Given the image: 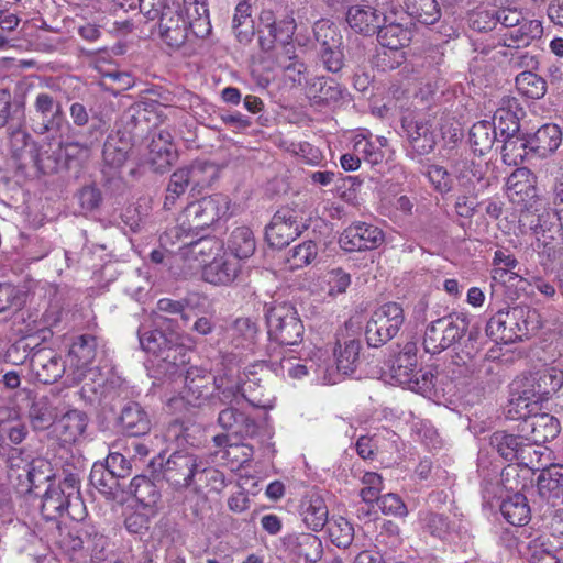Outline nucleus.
I'll list each match as a JSON object with an SVG mask.
<instances>
[{
	"label": "nucleus",
	"mask_w": 563,
	"mask_h": 563,
	"mask_svg": "<svg viewBox=\"0 0 563 563\" xmlns=\"http://www.w3.org/2000/svg\"><path fill=\"white\" fill-rule=\"evenodd\" d=\"M560 324L556 311H553V318L543 319L537 309L518 305L501 309L490 317L486 324V334L495 342L509 344L522 341L542 328L555 331Z\"/></svg>",
	"instance_id": "obj_1"
},
{
	"label": "nucleus",
	"mask_w": 563,
	"mask_h": 563,
	"mask_svg": "<svg viewBox=\"0 0 563 563\" xmlns=\"http://www.w3.org/2000/svg\"><path fill=\"white\" fill-rule=\"evenodd\" d=\"M137 335L141 347L155 355V378L183 376V367L189 362V357L187 349L178 342L179 335L175 329L141 324Z\"/></svg>",
	"instance_id": "obj_2"
},
{
	"label": "nucleus",
	"mask_w": 563,
	"mask_h": 563,
	"mask_svg": "<svg viewBox=\"0 0 563 563\" xmlns=\"http://www.w3.org/2000/svg\"><path fill=\"white\" fill-rule=\"evenodd\" d=\"M145 16L158 20L156 32L158 37L169 47L179 48L192 33V19L184 12L177 0H145Z\"/></svg>",
	"instance_id": "obj_3"
},
{
	"label": "nucleus",
	"mask_w": 563,
	"mask_h": 563,
	"mask_svg": "<svg viewBox=\"0 0 563 563\" xmlns=\"http://www.w3.org/2000/svg\"><path fill=\"white\" fill-rule=\"evenodd\" d=\"M63 479L56 484L49 483L43 496L41 507L42 516L48 520H54L65 511L71 517L73 508H79L82 505L80 496V471L76 466L63 468Z\"/></svg>",
	"instance_id": "obj_4"
},
{
	"label": "nucleus",
	"mask_w": 563,
	"mask_h": 563,
	"mask_svg": "<svg viewBox=\"0 0 563 563\" xmlns=\"http://www.w3.org/2000/svg\"><path fill=\"white\" fill-rule=\"evenodd\" d=\"M265 319L271 341L279 345H297L302 341L305 328L296 308L290 302L266 303Z\"/></svg>",
	"instance_id": "obj_5"
},
{
	"label": "nucleus",
	"mask_w": 563,
	"mask_h": 563,
	"mask_svg": "<svg viewBox=\"0 0 563 563\" xmlns=\"http://www.w3.org/2000/svg\"><path fill=\"white\" fill-rule=\"evenodd\" d=\"M463 313H450L430 322L424 331L422 345L427 353L439 354L456 343L468 329Z\"/></svg>",
	"instance_id": "obj_6"
},
{
	"label": "nucleus",
	"mask_w": 563,
	"mask_h": 563,
	"mask_svg": "<svg viewBox=\"0 0 563 563\" xmlns=\"http://www.w3.org/2000/svg\"><path fill=\"white\" fill-rule=\"evenodd\" d=\"M230 200L222 194H213L187 205L180 216L183 231L198 232L212 225L228 213Z\"/></svg>",
	"instance_id": "obj_7"
},
{
	"label": "nucleus",
	"mask_w": 563,
	"mask_h": 563,
	"mask_svg": "<svg viewBox=\"0 0 563 563\" xmlns=\"http://www.w3.org/2000/svg\"><path fill=\"white\" fill-rule=\"evenodd\" d=\"M405 316L397 302H387L376 309L366 323L365 338L368 346L380 347L394 339L404 324Z\"/></svg>",
	"instance_id": "obj_8"
},
{
	"label": "nucleus",
	"mask_w": 563,
	"mask_h": 563,
	"mask_svg": "<svg viewBox=\"0 0 563 563\" xmlns=\"http://www.w3.org/2000/svg\"><path fill=\"white\" fill-rule=\"evenodd\" d=\"M308 223L294 209L282 208L272 217L265 227V240L273 249H283L300 236Z\"/></svg>",
	"instance_id": "obj_9"
},
{
	"label": "nucleus",
	"mask_w": 563,
	"mask_h": 563,
	"mask_svg": "<svg viewBox=\"0 0 563 563\" xmlns=\"http://www.w3.org/2000/svg\"><path fill=\"white\" fill-rule=\"evenodd\" d=\"M32 130L40 135L60 130L64 122L62 102L49 91H37L31 109Z\"/></svg>",
	"instance_id": "obj_10"
},
{
	"label": "nucleus",
	"mask_w": 563,
	"mask_h": 563,
	"mask_svg": "<svg viewBox=\"0 0 563 563\" xmlns=\"http://www.w3.org/2000/svg\"><path fill=\"white\" fill-rule=\"evenodd\" d=\"M163 477L175 487H189L196 484L198 467H201V457L192 449L177 450L169 455L165 463L159 456Z\"/></svg>",
	"instance_id": "obj_11"
},
{
	"label": "nucleus",
	"mask_w": 563,
	"mask_h": 563,
	"mask_svg": "<svg viewBox=\"0 0 563 563\" xmlns=\"http://www.w3.org/2000/svg\"><path fill=\"white\" fill-rule=\"evenodd\" d=\"M258 44L261 51L272 53L275 45L294 38L297 23L294 13L289 12L277 20L272 10H262L260 14Z\"/></svg>",
	"instance_id": "obj_12"
},
{
	"label": "nucleus",
	"mask_w": 563,
	"mask_h": 563,
	"mask_svg": "<svg viewBox=\"0 0 563 563\" xmlns=\"http://www.w3.org/2000/svg\"><path fill=\"white\" fill-rule=\"evenodd\" d=\"M401 128L409 143L410 158L433 152L438 142L433 120L427 117H405L401 120Z\"/></svg>",
	"instance_id": "obj_13"
},
{
	"label": "nucleus",
	"mask_w": 563,
	"mask_h": 563,
	"mask_svg": "<svg viewBox=\"0 0 563 563\" xmlns=\"http://www.w3.org/2000/svg\"><path fill=\"white\" fill-rule=\"evenodd\" d=\"M107 130V121L101 115L93 114L92 123L85 132L79 133L80 137L78 140L62 141L58 145L63 152L66 168L70 167L73 161L87 158Z\"/></svg>",
	"instance_id": "obj_14"
},
{
	"label": "nucleus",
	"mask_w": 563,
	"mask_h": 563,
	"mask_svg": "<svg viewBox=\"0 0 563 563\" xmlns=\"http://www.w3.org/2000/svg\"><path fill=\"white\" fill-rule=\"evenodd\" d=\"M490 445L498 452V454L506 461H517L518 464L526 467H533V456L540 455L536 448L520 437L509 434L505 431H496L490 437Z\"/></svg>",
	"instance_id": "obj_15"
},
{
	"label": "nucleus",
	"mask_w": 563,
	"mask_h": 563,
	"mask_svg": "<svg viewBox=\"0 0 563 563\" xmlns=\"http://www.w3.org/2000/svg\"><path fill=\"white\" fill-rule=\"evenodd\" d=\"M383 242V231L378 227L366 222L350 224L339 238V244L345 252L375 250Z\"/></svg>",
	"instance_id": "obj_16"
},
{
	"label": "nucleus",
	"mask_w": 563,
	"mask_h": 563,
	"mask_svg": "<svg viewBox=\"0 0 563 563\" xmlns=\"http://www.w3.org/2000/svg\"><path fill=\"white\" fill-rule=\"evenodd\" d=\"M377 30V40L385 48L400 49L408 46L413 36V22L406 16L397 19L391 12L383 18Z\"/></svg>",
	"instance_id": "obj_17"
},
{
	"label": "nucleus",
	"mask_w": 563,
	"mask_h": 563,
	"mask_svg": "<svg viewBox=\"0 0 563 563\" xmlns=\"http://www.w3.org/2000/svg\"><path fill=\"white\" fill-rule=\"evenodd\" d=\"M517 430L520 432V437L534 446L556 438L561 426L554 416L539 413L536 410L532 416L519 422Z\"/></svg>",
	"instance_id": "obj_18"
},
{
	"label": "nucleus",
	"mask_w": 563,
	"mask_h": 563,
	"mask_svg": "<svg viewBox=\"0 0 563 563\" xmlns=\"http://www.w3.org/2000/svg\"><path fill=\"white\" fill-rule=\"evenodd\" d=\"M31 368L36 379L43 384L57 382L65 373V362L60 355L51 349L43 347L32 353Z\"/></svg>",
	"instance_id": "obj_19"
},
{
	"label": "nucleus",
	"mask_w": 563,
	"mask_h": 563,
	"mask_svg": "<svg viewBox=\"0 0 563 563\" xmlns=\"http://www.w3.org/2000/svg\"><path fill=\"white\" fill-rule=\"evenodd\" d=\"M417 346L413 342H407L401 351L389 357L387 366L390 379L405 387L412 383L417 368Z\"/></svg>",
	"instance_id": "obj_20"
},
{
	"label": "nucleus",
	"mask_w": 563,
	"mask_h": 563,
	"mask_svg": "<svg viewBox=\"0 0 563 563\" xmlns=\"http://www.w3.org/2000/svg\"><path fill=\"white\" fill-rule=\"evenodd\" d=\"M55 473L49 461L43 457L32 459L23 466V472L18 474L21 492L31 494L45 483H53Z\"/></svg>",
	"instance_id": "obj_21"
},
{
	"label": "nucleus",
	"mask_w": 563,
	"mask_h": 563,
	"mask_svg": "<svg viewBox=\"0 0 563 563\" xmlns=\"http://www.w3.org/2000/svg\"><path fill=\"white\" fill-rule=\"evenodd\" d=\"M198 299V292H189L180 300L161 298L156 303V308L150 313L152 325L174 329L177 325V321L165 314H177L178 312H183L186 308H194Z\"/></svg>",
	"instance_id": "obj_22"
},
{
	"label": "nucleus",
	"mask_w": 563,
	"mask_h": 563,
	"mask_svg": "<svg viewBox=\"0 0 563 563\" xmlns=\"http://www.w3.org/2000/svg\"><path fill=\"white\" fill-rule=\"evenodd\" d=\"M240 272V262L223 254L203 266L202 278L216 286H228L236 279Z\"/></svg>",
	"instance_id": "obj_23"
},
{
	"label": "nucleus",
	"mask_w": 563,
	"mask_h": 563,
	"mask_svg": "<svg viewBox=\"0 0 563 563\" xmlns=\"http://www.w3.org/2000/svg\"><path fill=\"white\" fill-rule=\"evenodd\" d=\"M456 179L463 192L481 196L492 185V178L485 176L483 167L473 161H465L457 168Z\"/></svg>",
	"instance_id": "obj_24"
},
{
	"label": "nucleus",
	"mask_w": 563,
	"mask_h": 563,
	"mask_svg": "<svg viewBox=\"0 0 563 563\" xmlns=\"http://www.w3.org/2000/svg\"><path fill=\"white\" fill-rule=\"evenodd\" d=\"M349 26L358 34L372 36L377 33L380 24L378 11L371 5H351L345 14Z\"/></svg>",
	"instance_id": "obj_25"
},
{
	"label": "nucleus",
	"mask_w": 563,
	"mask_h": 563,
	"mask_svg": "<svg viewBox=\"0 0 563 563\" xmlns=\"http://www.w3.org/2000/svg\"><path fill=\"white\" fill-rule=\"evenodd\" d=\"M131 134L132 130L128 132L118 130L114 134L108 135L102 151L107 166L118 169L124 165L132 148Z\"/></svg>",
	"instance_id": "obj_26"
},
{
	"label": "nucleus",
	"mask_w": 563,
	"mask_h": 563,
	"mask_svg": "<svg viewBox=\"0 0 563 563\" xmlns=\"http://www.w3.org/2000/svg\"><path fill=\"white\" fill-rule=\"evenodd\" d=\"M563 386V372L548 368L536 373L528 382L527 390L533 393V398L541 404Z\"/></svg>",
	"instance_id": "obj_27"
},
{
	"label": "nucleus",
	"mask_w": 563,
	"mask_h": 563,
	"mask_svg": "<svg viewBox=\"0 0 563 563\" xmlns=\"http://www.w3.org/2000/svg\"><path fill=\"white\" fill-rule=\"evenodd\" d=\"M119 421L123 431L130 437L144 435L151 430L148 415L135 401H129L122 407Z\"/></svg>",
	"instance_id": "obj_28"
},
{
	"label": "nucleus",
	"mask_w": 563,
	"mask_h": 563,
	"mask_svg": "<svg viewBox=\"0 0 563 563\" xmlns=\"http://www.w3.org/2000/svg\"><path fill=\"white\" fill-rule=\"evenodd\" d=\"M219 426L227 431H232L241 437L253 438L257 434L258 424L235 407H227L219 412Z\"/></svg>",
	"instance_id": "obj_29"
},
{
	"label": "nucleus",
	"mask_w": 563,
	"mask_h": 563,
	"mask_svg": "<svg viewBox=\"0 0 563 563\" xmlns=\"http://www.w3.org/2000/svg\"><path fill=\"white\" fill-rule=\"evenodd\" d=\"M562 142V132L559 125L547 123L540 126L528 137L529 150L541 157H545L558 150Z\"/></svg>",
	"instance_id": "obj_30"
},
{
	"label": "nucleus",
	"mask_w": 563,
	"mask_h": 563,
	"mask_svg": "<svg viewBox=\"0 0 563 563\" xmlns=\"http://www.w3.org/2000/svg\"><path fill=\"white\" fill-rule=\"evenodd\" d=\"M284 544L288 550L303 556L308 562L316 563L322 558V542L316 534L292 533L285 538Z\"/></svg>",
	"instance_id": "obj_31"
},
{
	"label": "nucleus",
	"mask_w": 563,
	"mask_h": 563,
	"mask_svg": "<svg viewBox=\"0 0 563 563\" xmlns=\"http://www.w3.org/2000/svg\"><path fill=\"white\" fill-rule=\"evenodd\" d=\"M25 124L24 97H12L8 89H0V128Z\"/></svg>",
	"instance_id": "obj_32"
},
{
	"label": "nucleus",
	"mask_w": 563,
	"mask_h": 563,
	"mask_svg": "<svg viewBox=\"0 0 563 563\" xmlns=\"http://www.w3.org/2000/svg\"><path fill=\"white\" fill-rule=\"evenodd\" d=\"M88 426V417L84 411L69 410L55 423V432L65 443H73L84 434Z\"/></svg>",
	"instance_id": "obj_33"
},
{
	"label": "nucleus",
	"mask_w": 563,
	"mask_h": 563,
	"mask_svg": "<svg viewBox=\"0 0 563 563\" xmlns=\"http://www.w3.org/2000/svg\"><path fill=\"white\" fill-rule=\"evenodd\" d=\"M543 34V26L539 20L522 19L520 24L505 34L504 46L509 48L527 47Z\"/></svg>",
	"instance_id": "obj_34"
},
{
	"label": "nucleus",
	"mask_w": 563,
	"mask_h": 563,
	"mask_svg": "<svg viewBox=\"0 0 563 563\" xmlns=\"http://www.w3.org/2000/svg\"><path fill=\"white\" fill-rule=\"evenodd\" d=\"M507 190L511 199L531 200L537 197L536 176L526 167L514 170L507 178Z\"/></svg>",
	"instance_id": "obj_35"
},
{
	"label": "nucleus",
	"mask_w": 563,
	"mask_h": 563,
	"mask_svg": "<svg viewBox=\"0 0 563 563\" xmlns=\"http://www.w3.org/2000/svg\"><path fill=\"white\" fill-rule=\"evenodd\" d=\"M329 510L324 499L318 494H309L301 501L303 522L313 531L321 530L328 523Z\"/></svg>",
	"instance_id": "obj_36"
},
{
	"label": "nucleus",
	"mask_w": 563,
	"mask_h": 563,
	"mask_svg": "<svg viewBox=\"0 0 563 563\" xmlns=\"http://www.w3.org/2000/svg\"><path fill=\"white\" fill-rule=\"evenodd\" d=\"M533 396V393L528 391L527 388L520 391H512L505 409L506 418L520 422L532 416L536 410L540 409Z\"/></svg>",
	"instance_id": "obj_37"
},
{
	"label": "nucleus",
	"mask_w": 563,
	"mask_h": 563,
	"mask_svg": "<svg viewBox=\"0 0 563 563\" xmlns=\"http://www.w3.org/2000/svg\"><path fill=\"white\" fill-rule=\"evenodd\" d=\"M227 247L238 261L252 256L256 249L252 230L246 225L234 228L228 236Z\"/></svg>",
	"instance_id": "obj_38"
},
{
	"label": "nucleus",
	"mask_w": 563,
	"mask_h": 563,
	"mask_svg": "<svg viewBox=\"0 0 563 563\" xmlns=\"http://www.w3.org/2000/svg\"><path fill=\"white\" fill-rule=\"evenodd\" d=\"M406 18L431 25L441 18V8L437 0H404Z\"/></svg>",
	"instance_id": "obj_39"
},
{
	"label": "nucleus",
	"mask_w": 563,
	"mask_h": 563,
	"mask_svg": "<svg viewBox=\"0 0 563 563\" xmlns=\"http://www.w3.org/2000/svg\"><path fill=\"white\" fill-rule=\"evenodd\" d=\"M209 375H199L197 369H187L184 376L183 397L188 404L199 406L201 400H206L209 395Z\"/></svg>",
	"instance_id": "obj_40"
},
{
	"label": "nucleus",
	"mask_w": 563,
	"mask_h": 563,
	"mask_svg": "<svg viewBox=\"0 0 563 563\" xmlns=\"http://www.w3.org/2000/svg\"><path fill=\"white\" fill-rule=\"evenodd\" d=\"M503 517L514 526H525L530 520V507L527 497L521 493L508 496L500 504Z\"/></svg>",
	"instance_id": "obj_41"
},
{
	"label": "nucleus",
	"mask_w": 563,
	"mask_h": 563,
	"mask_svg": "<svg viewBox=\"0 0 563 563\" xmlns=\"http://www.w3.org/2000/svg\"><path fill=\"white\" fill-rule=\"evenodd\" d=\"M188 175L190 190L200 194L210 187L217 177L216 166L203 161H195L190 165L183 166Z\"/></svg>",
	"instance_id": "obj_42"
},
{
	"label": "nucleus",
	"mask_w": 563,
	"mask_h": 563,
	"mask_svg": "<svg viewBox=\"0 0 563 563\" xmlns=\"http://www.w3.org/2000/svg\"><path fill=\"white\" fill-rule=\"evenodd\" d=\"M184 12L192 19V34L203 38L211 32L207 0H183Z\"/></svg>",
	"instance_id": "obj_43"
},
{
	"label": "nucleus",
	"mask_w": 563,
	"mask_h": 563,
	"mask_svg": "<svg viewBox=\"0 0 563 563\" xmlns=\"http://www.w3.org/2000/svg\"><path fill=\"white\" fill-rule=\"evenodd\" d=\"M97 339L91 334H82L77 336L69 350L71 364L77 368L89 366L97 356Z\"/></svg>",
	"instance_id": "obj_44"
},
{
	"label": "nucleus",
	"mask_w": 563,
	"mask_h": 563,
	"mask_svg": "<svg viewBox=\"0 0 563 563\" xmlns=\"http://www.w3.org/2000/svg\"><path fill=\"white\" fill-rule=\"evenodd\" d=\"M497 140L494 124H490V121H478L470 130L471 147L479 156L487 154Z\"/></svg>",
	"instance_id": "obj_45"
},
{
	"label": "nucleus",
	"mask_w": 563,
	"mask_h": 563,
	"mask_svg": "<svg viewBox=\"0 0 563 563\" xmlns=\"http://www.w3.org/2000/svg\"><path fill=\"white\" fill-rule=\"evenodd\" d=\"M130 493L144 508H154L161 499V489L144 475H136L129 485Z\"/></svg>",
	"instance_id": "obj_46"
},
{
	"label": "nucleus",
	"mask_w": 563,
	"mask_h": 563,
	"mask_svg": "<svg viewBox=\"0 0 563 563\" xmlns=\"http://www.w3.org/2000/svg\"><path fill=\"white\" fill-rule=\"evenodd\" d=\"M27 417L34 430L44 431L56 423V408L47 397H41L32 401Z\"/></svg>",
	"instance_id": "obj_47"
},
{
	"label": "nucleus",
	"mask_w": 563,
	"mask_h": 563,
	"mask_svg": "<svg viewBox=\"0 0 563 563\" xmlns=\"http://www.w3.org/2000/svg\"><path fill=\"white\" fill-rule=\"evenodd\" d=\"M539 494L543 498L563 496V465H551L541 471L537 479Z\"/></svg>",
	"instance_id": "obj_48"
},
{
	"label": "nucleus",
	"mask_w": 563,
	"mask_h": 563,
	"mask_svg": "<svg viewBox=\"0 0 563 563\" xmlns=\"http://www.w3.org/2000/svg\"><path fill=\"white\" fill-rule=\"evenodd\" d=\"M274 64L285 71H294L298 75L306 71V65L298 58L292 40L284 41L275 45Z\"/></svg>",
	"instance_id": "obj_49"
},
{
	"label": "nucleus",
	"mask_w": 563,
	"mask_h": 563,
	"mask_svg": "<svg viewBox=\"0 0 563 563\" xmlns=\"http://www.w3.org/2000/svg\"><path fill=\"white\" fill-rule=\"evenodd\" d=\"M90 484L108 499H114L121 488L120 482L113 476L106 463H95L89 475Z\"/></svg>",
	"instance_id": "obj_50"
},
{
	"label": "nucleus",
	"mask_w": 563,
	"mask_h": 563,
	"mask_svg": "<svg viewBox=\"0 0 563 563\" xmlns=\"http://www.w3.org/2000/svg\"><path fill=\"white\" fill-rule=\"evenodd\" d=\"M313 34L318 44V51L338 48L343 45V35L340 30L334 23L328 20L316 22Z\"/></svg>",
	"instance_id": "obj_51"
},
{
	"label": "nucleus",
	"mask_w": 563,
	"mask_h": 563,
	"mask_svg": "<svg viewBox=\"0 0 563 563\" xmlns=\"http://www.w3.org/2000/svg\"><path fill=\"white\" fill-rule=\"evenodd\" d=\"M515 81L519 93L527 98L540 99L547 92V81L531 70L520 73Z\"/></svg>",
	"instance_id": "obj_52"
},
{
	"label": "nucleus",
	"mask_w": 563,
	"mask_h": 563,
	"mask_svg": "<svg viewBox=\"0 0 563 563\" xmlns=\"http://www.w3.org/2000/svg\"><path fill=\"white\" fill-rule=\"evenodd\" d=\"M318 246L311 241H305L289 250L285 258L290 271H296L308 266L317 257Z\"/></svg>",
	"instance_id": "obj_53"
},
{
	"label": "nucleus",
	"mask_w": 563,
	"mask_h": 563,
	"mask_svg": "<svg viewBox=\"0 0 563 563\" xmlns=\"http://www.w3.org/2000/svg\"><path fill=\"white\" fill-rule=\"evenodd\" d=\"M32 158L37 169L45 175H52L66 168L59 145L56 148L48 147L32 155Z\"/></svg>",
	"instance_id": "obj_54"
},
{
	"label": "nucleus",
	"mask_w": 563,
	"mask_h": 563,
	"mask_svg": "<svg viewBox=\"0 0 563 563\" xmlns=\"http://www.w3.org/2000/svg\"><path fill=\"white\" fill-rule=\"evenodd\" d=\"M361 342L358 340H349L344 342V346H340L335 352L338 372L343 375L354 373L360 360Z\"/></svg>",
	"instance_id": "obj_55"
},
{
	"label": "nucleus",
	"mask_w": 563,
	"mask_h": 563,
	"mask_svg": "<svg viewBox=\"0 0 563 563\" xmlns=\"http://www.w3.org/2000/svg\"><path fill=\"white\" fill-rule=\"evenodd\" d=\"M188 174L185 173L183 167L177 168L169 177L166 188V196L164 200V208L172 209L176 201L186 192L190 187Z\"/></svg>",
	"instance_id": "obj_56"
},
{
	"label": "nucleus",
	"mask_w": 563,
	"mask_h": 563,
	"mask_svg": "<svg viewBox=\"0 0 563 563\" xmlns=\"http://www.w3.org/2000/svg\"><path fill=\"white\" fill-rule=\"evenodd\" d=\"M328 532L330 540L338 548H349L354 539V528L350 521L343 517L328 522Z\"/></svg>",
	"instance_id": "obj_57"
},
{
	"label": "nucleus",
	"mask_w": 563,
	"mask_h": 563,
	"mask_svg": "<svg viewBox=\"0 0 563 563\" xmlns=\"http://www.w3.org/2000/svg\"><path fill=\"white\" fill-rule=\"evenodd\" d=\"M309 91L319 102L338 101L342 97L340 86L327 77L316 78L310 85Z\"/></svg>",
	"instance_id": "obj_58"
},
{
	"label": "nucleus",
	"mask_w": 563,
	"mask_h": 563,
	"mask_svg": "<svg viewBox=\"0 0 563 563\" xmlns=\"http://www.w3.org/2000/svg\"><path fill=\"white\" fill-rule=\"evenodd\" d=\"M478 335L479 333L477 330H471L468 332L466 341L463 344V347L453 357V362L456 365L466 366L470 373L475 372L474 360L478 356L481 352V347L477 344Z\"/></svg>",
	"instance_id": "obj_59"
},
{
	"label": "nucleus",
	"mask_w": 563,
	"mask_h": 563,
	"mask_svg": "<svg viewBox=\"0 0 563 563\" xmlns=\"http://www.w3.org/2000/svg\"><path fill=\"white\" fill-rule=\"evenodd\" d=\"M196 432H200L199 427L194 424L189 426L184 421L174 420L168 424L165 437L167 440L175 441L178 446H195L196 442L194 434Z\"/></svg>",
	"instance_id": "obj_60"
},
{
	"label": "nucleus",
	"mask_w": 563,
	"mask_h": 563,
	"mask_svg": "<svg viewBox=\"0 0 563 563\" xmlns=\"http://www.w3.org/2000/svg\"><path fill=\"white\" fill-rule=\"evenodd\" d=\"M490 124H494L496 135L499 134L503 140L515 136L520 130L517 115L512 111L505 109H499L495 112Z\"/></svg>",
	"instance_id": "obj_61"
},
{
	"label": "nucleus",
	"mask_w": 563,
	"mask_h": 563,
	"mask_svg": "<svg viewBox=\"0 0 563 563\" xmlns=\"http://www.w3.org/2000/svg\"><path fill=\"white\" fill-rule=\"evenodd\" d=\"M376 547L384 552V555H388V551L396 552L402 544L398 526L391 521L385 523L376 538Z\"/></svg>",
	"instance_id": "obj_62"
},
{
	"label": "nucleus",
	"mask_w": 563,
	"mask_h": 563,
	"mask_svg": "<svg viewBox=\"0 0 563 563\" xmlns=\"http://www.w3.org/2000/svg\"><path fill=\"white\" fill-rule=\"evenodd\" d=\"M201 467H198L196 475V484H206L210 489L220 492L225 487L224 475L217 468L208 465L202 457L200 460Z\"/></svg>",
	"instance_id": "obj_63"
},
{
	"label": "nucleus",
	"mask_w": 563,
	"mask_h": 563,
	"mask_svg": "<svg viewBox=\"0 0 563 563\" xmlns=\"http://www.w3.org/2000/svg\"><path fill=\"white\" fill-rule=\"evenodd\" d=\"M433 188L440 194H448L453 188V179L448 169L440 165H428L424 172Z\"/></svg>",
	"instance_id": "obj_64"
}]
</instances>
